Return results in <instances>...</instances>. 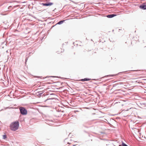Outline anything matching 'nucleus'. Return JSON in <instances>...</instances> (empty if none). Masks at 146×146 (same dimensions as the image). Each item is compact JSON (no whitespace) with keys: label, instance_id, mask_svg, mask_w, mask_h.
Returning a JSON list of instances; mask_svg holds the SVG:
<instances>
[{"label":"nucleus","instance_id":"nucleus-1","mask_svg":"<svg viewBox=\"0 0 146 146\" xmlns=\"http://www.w3.org/2000/svg\"><path fill=\"white\" fill-rule=\"evenodd\" d=\"M19 127V123L17 121L12 123L10 125V127L11 130L14 131L17 129Z\"/></svg>","mask_w":146,"mask_h":146},{"label":"nucleus","instance_id":"nucleus-2","mask_svg":"<svg viewBox=\"0 0 146 146\" xmlns=\"http://www.w3.org/2000/svg\"><path fill=\"white\" fill-rule=\"evenodd\" d=\"M20 112L21 114L23 115H26L27 113V111L24 108L21 107L19 108Z\"/></svg>","mask_w":146,"mask_h":146},{"label":"nucleus","instance_id":"nucleus-3","mask_svg":"<svg viewBox=\"0 0 146 146\" xmlns=\"http://www.w3.org/2000/svg\"><path fill=\"white\" fill-rule=\"evenodd\" d=\"M95 111H95V112H93L92 113V115H95V116H94L95 118H94V119H93L92 120H95L97 119L99 117V116H99L98 115V114L96 113H98L99 112V111L98 110H95ZM92 112H93V111H92Z\"/></svg>","mask_w":146,"mask_h":146},{"label":"nucleus","instance_id":"nucleus-4","mask_svg":"<svg viewBox=\"0 0 146 146\" xmlns=\"http://www.w3.org/2000/svg\"><path fill=\"white\" fill-rule=\"evenodd\" d=\"M93 96L94 97L93 95H92V109L94 110H96V109L95 108H92V107L94 106L96 104L95 99H93Z\"/></svg>","mask_w":146,"mask_h":146},{"label":"nucleus","instance_id":"nucleus-5","mask_svg":"<svg viewBox=\"0 0 146 146\" xmlns=\"http://www.w3.org/2000/svg\"><path fill=\"white\" fill-rule=\"evenodd\" d=\"M140 9L143 10H146V4L144 3L140 5L139 6Z\"/></svg>","mask_w":146,"mask_h":146},{"label":"nucleus","instance_id":"nucleus-6","mask_svg":"<svg viewBox=\"0 0 146 146\" xmlns=\"http://www.w3.org/2000/svg\"><path fill=\"white\" fill-rule=\"evenodd\" d=\"M117 15L115 14H108L106 16V17H107L108 18H112L116 16Z\"/></svg>","mask_w":146,"mask_h":146},{"label":"nucleus","instance_id":"nucleus-7","mask_svg":"<svg viewBox=\"0 0 146 146\" xmlns=\"http://www.w3.org/2000/svg\"><path fill=\"white\" fill-rule=\"evenodd\" d=\"M54 4L53 3H43L42 5L44 6H50Z\"/></svg>","mask_w":146,"mask_h":146},{"label":"nucleus","instance_id":"nucleus-8","mask_svg":"<svg viewBox=\"0 0 146 146\" xmlns=\"http://www.w3.org/2000/svg\"><path fill=\"white\" fill-rule=\"evenodd\" d=\"M121 146H128V145H127L124 142H122V144H121Z\"/></svg>","mask_w":146,"mask_h":146},{"label":"nucleus","instance_id":"nucleus-9","mask_svg":"<svg viewBox=\"0 0 146 146\" xmlns=\"http://www.w3.org/2000/svg\"><path fill=\"white\" fill-rule=\"evenodd\" d=\"M7 138V135H3V138L4 139H5Z\"/></svg>","mask_w":146,"mask_h":146},{"label":"nucleus","instance_id":"nucleus-10","mask_svg":"<svg viewBox=\"0 0 146 146\" xmlns=\"http://www.w3.org/2000/svg\"><path fill=\"white\" fill-rule=\"evenodd\" d=\"M107 123L109 125L110 127H112L113 126L112 125L111 123H110L109 122H107Z\"/></svg>","mask_w":146,"mask_h":146},{"label":"nucleus","instance_id":"nucleus-11","mask_svg":"<svg viewBox=\"0 0 146 146\" xmlns=\"http://www.w3.org/2000/svg\"><path fill=\"white\" fill-rule=\"evenodd\" d=\"M89 80L87 78H85L84 79H82L81 80V81H87Z\"/></svg>","mask_w":146,"mask_h":146},{"label":"nucleus","instance_id":"nucleus-12","mask_svg":"<svg viewBox=\"0 0 146 146\" xmlns=\"http://www.w3.org/2000/svg\"><path fill=\"white\" fill-rule=\"evenodd\" d=\"M97 86H95L94 84H92V88L94 89L96 88Z\"/></svg>","mask_w":146,"mask_h":146},{"label":"nucleus","instance_id":"nucleus-13","mask_svg":"<svg viewBox=\"0 0 146 146\" xmlns=\"http://www.w3.org/2000/svg\"><path fill=\"white\" fill-rule=\"evenodd\" d=\"M64 21H61L58 22V24H60L62 23Z\"/></svg>","mask_w":146,"mask_h":146},{"label":"nucleus","instance_id":"nucleus-14","mask_svg":"<svg viewBox=\"0 0 146 146\" xmlns=\"http://www.w3.org/2000/svg\"><path fill=\"white\" fill-rule=\"evenodd\" d=\"M119 72L118 74H116L115 75H119V74H121L122 72Z\"/></svg>","mask_w":146,"mask_h":146},{"label":"nucleus","instance_id":"nucleus-15","mask_svg":"<svg viewBox=\"0 0 146 146\" xmlns=\"http://www.w3.org/2000/svg\"><path fill=\"white\" fill-rule=\"evenodd\" d=\"M107 76H114L113 75H107Z\"/></svg>","mask_w":146,"mask_h":146},{"label":"nucleus","instance_id":"nucleus-16","mask_svg":"<svg viewBox=\"0 0 146 146\" xmlns=\"http://www.w3.org/2000/svg\"><path fill=\"white\" fill-rule=\"evenodd\" d=\"M142 105H146V104L145 103H142Z\"/></svg>","mask_w":146,"mask_h":146},{"label":"nucleus","instance_id":"nucleus-17","mask_svg":"<svg viewBox=\"0 0 146 146\" xmlns=\"http://www.w3.org/2000/svg\"><path fill=\"white\" fill-rule=\"evenodd\" d=\"M109 40H110V42H112V40H110V38H109Z\"/></svg>","mask_w":146,"mask_h":146},{"label":"nucleus","instance_id":"nucleus-18","mask_svg":"<svg viewBox=\"0 0 146 146\" xmlns=\"http://www.w3.org/2000/svg\"><path fill=\"white\" fill-rule=\"evenodd\" d=\"M109 40H110V42H112V40H110V38H109Z\"/></svg>","mask_w":146,"mask_h":146},{"label":"nucleus","instance_id":"nucleus-19","mask_svg":"<svg viewBox=\"0 0 146 146\" xmlns=\"http://www.w3.org/2000/svg\"><path fill=\"white\" fill-rule=\"evenodd\" d=\"M93 15V14H92V16Z\"/></svg>","mask_w":146,"mask_h":146},{"label":"nucleus","instance_id":"nucleus-20","mask_svg":"<svg viewBox=\"0 0 146 146\" xmlns=\"http://www.w3.org/2000/svg\"><path fill=\"white\" fill-rule=\"evenodd\" d=\"M94 80V79H92V80Z\"/></svg>","mask_w":146,"mask_h":146}]
</instances>
